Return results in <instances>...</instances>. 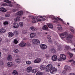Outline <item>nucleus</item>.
Listing matches in <instances>:
<instances>
[{"label": "nucleus", "instance_id": "55", "mask_svg": "<svg viewBox=\"0 0 75 75\" xmlns=\"http://www.w3.org/2000/svg\"><path fill=\"white\" fill-rule=\"evenodd\" d=\"M67 50H68L69 48V46H67L66 47Z\"/></svg>", "mask_w": 75, "mask_h": 75}, {"label": "nucleus", "instance_id": "45", "mask_svg": "<svg viewBox=\"0 0 75 75\" xmlns=\"http://www.w3.org/2000/svg\"><path fill=\"white\" fill-rule=\"evenodd\" d=\"M4 19V18L2 16L0 17V20H3Z\"/></svg>", "mask_w": 75, "mask_h": 75}, {"label": "nucleus", "instance_id": "48", "mask_svg": "<svg viewBox=\"0 0 75 75\" xmlns=\"http://www.w3.org/2000/svg\"><path fill=\"white\" fill-rule=\"evenodd\" d=\"M1 6H7V4H2Z\"/></svg>", "mask_w": 75, "mask_h": 75}, {"label": "nucleus", "instance_id": "35", "mask_svg": "<svg viewBox=\"0 0 75 75\" xmlns=\"http://www.w3.org/2000/svg\"><path fill=\"white\" fill-rule=\"evenodd\" d=\"M4 16L6 17H10V15L8 13H6L4 15Z\"/></svg>", "mask_w": 75, "mask_h": 75}, {"label": "nucleus", "instance_id": "41", "mask_svg": "<svg viewBox=\"0 0 75 75\" xmlns=\"http://www.w3.org/2000/svg\"><path fill=\"white\" fill-rule=\"evenodd\" d=\"M14 34L16 35H18V32L16 30L14 32Z\"/></svg>", "mask_w": 75, "mask_h": 75}, {"label": "nucleus", "instance_id": "23", "mask_svg": "<svg viewBox=\"0 0 75 75\" xmlns=\"http://www.w3.org/2000/svg\"><path fill=\"white\" fill-rule=\"evenodd\" d=\"M67 54H68L69 55L70 58H72V57L74 55V54H73L69 52H67Z\"/></svg>", "mask_w": 75, "mask_h": 75}, {"label": "nucleus", "instance_id": "9", "mask_svg": "<svg viewBox=\"0 0 75 75\" xmlns=\"http://www.w3.org/2000/svg\"><path fill=\"white\" fill-rule=\"evenodd\" d=\"M19 45L20 47H24V46L26 45V43L24 42H21L19 44Z\"/></svg>", "mask_w": 75, "mask_h": 75}, {"label": "nucleus", "instance_id": "18", "mask_svg": "<svg viewBox=\"0 0 75 75\" xmlns=\"http://www.w3.org/2000/svg\"><path fill=\"white\" fill-rule=\"evenodd\" d=\"M30 30L32 31H36L37 30V28L34 27L33 26H32L30 28Z\"/></svg>", "mask_w": 75, "mask_h": 75}, {"label": "nucleus", "instance_id": "14", "mask_svg": "<svg viewBox=\"0 0 75 75\" xmlns=\"http://www.w3.org/2000/svg\"><path fill=\"white\" fill-rule=\"evenodd\" d=\"M64 68L65 70H70L71 67L68 66L66 65L64 67Z\"/></svg>", "mask_w": 75, "mask_h": 75}, {"label": "nucleus", "instance_id": "2", "mask_svg": "<svg viewBox=\"0 0 75 75\" xmlns=\"http://www.w3.org/2000/svg\"><path fill=\"white\" fill-rule=\"evenodd\" d=\"M60 36L62 38H64L66 37H67V39L69 41L70 43L73 44V41L72 40L71 38L73 37V35L71 34H69L68 35V33L67 32H64L62 33L60 35Z\"/></svg>", "mask_w": 75, "mask_h": 75}, {"label": "nucleus", "instance_id": "33", "mask_svg": "<svg viewBox=\"0 0 75 75\" xmlns=\"http://www.w3.org/2000/svg\"><path fill=\"white\" fill-rule=\"evenodd\" d=\"M4 2L5 3H11V1L8 0H4Z\"/></svg>", "mask_w": 75, "mask_h": 75}, {"label": "nucleus", "instance_id": "32", "mask_svg": "<svg viewBox=\"0 0 75 75\" xmlns=\"http://www.w3.org/2000/svg\"><path fill=\"white\" fill-rule=\"evenodd\" d=\"M18 43V42L17 40L14 39L13 41V43L15 44H17Z\"/></svg>", "mask_w": 75, "mask_h": 75}, {"label": "nucleus", "instance_id": "63", "mask_svg": "<svg viewBox=\"0 0 75 75\" xmlns=\"http://www.w3.org/2000/svg\"><path fill=\"white\" fill-rule=\"evenodd\" d=\"M8 51V49H7L6 51Z\"/></svg>", "mask_w": 75, "mask_h": 75}, {"label": "nucleus", "instance_id": "56", "mask_svg": "<svg viewBox=\"0 0 75 75\" xmlns=\"http://www.w3.org/2000/svg\"><path fill=\"white\" fill-rule=\"evenodd\" d=\"M2 41V39L1 38H0V43Z\"/></svg>", "mask_w": 75, "mask_h": 75}, {"label": "nucleus", "instance_id": "17", "mask_svg": "<svg viewBox=\"0 0 75 75\" xmlns=\"http://www.w3.org/2000/svg\"><path fill=\"white\" fill-rule=\"evenodd\" d=\"M32 70V67H28L27 68V71L28 72H30Z\"/></svg>", "mask_w": 75, "mask_h": 75}, {"label": "nucleus", "instance_id": "43", "mask_svg": "<svg viewBox=\"0 0 75 75\" xmlns=\"http://www.w3.org/2000/svg\"><path fill=\"white\" fill-rule=\"evenodd\" d=\"M47 38L49 40H51V37L50 35H48L47 36Z\"/></svg>", "mask_w": 75, "mask_h": 75}, {"label": "nucleus", "instance_id": "54", "mask_svg": "<svg viewBox=\"0 0 75 75\" xmlns=\"http://www.w3.org/2000/svg\"><path fill=\"white\" fill-rule=\"evenodd\" d=\"M69 75H75V74H74L73 73H70Z\"/></svg>", "mask_w": 75, "mask_h": 75}, {"label": "nucleus", "instance_id": "42", "mask_svg": "<svg viewBox=\"0 0 75 75\" xmlns=\"http://www.w3.org/2000/svg\"><path fill=\"white\" fill-rule=\"evenodd\" d=\"M57 19H58V20H60V21H62V23H64V21H63L62 19L59 18H58V17H57Z\"/></svg>", "mask_w": 75, "mask_h": 75}, {"label": "nucleus", "instance_id": "29", "mask_svg": "<svg viewBox=\"0 0 75 75\" xmlns=\"http://www.w3.org/2000/svg\"><path fill=\"white\" fill-rule=\"evenodd\" d=\"M50 51L51 52H52L53 53L56 52V50H55L54 48L50 49Z\"/></svg>", "mask_w": 75, "mask_h": 75}, {"label": "nucleus", "instance_id": "64", "mask_svg": "<svg viewBox=\"0 0 75 75\" xmlns=\"http://www.w3.org/2000/svg\"><path fill=\"white\" fill-rule=\"evenodd\" d=\"M46 34H47V33H46Z\"/></svg>", "mask_w": 75, "mask_h": 75}, {"label": "nucleus", "instance_id": "36", "mask_svg": "<svg viewBox=\"0 0 75 75\" xmlns=\"http://www.w3.org/2000/svg\"><path fill=\"white\" fill-rule=\"evenodd\" d=\"M18 50L17 49H14L13 50V52H15L16 53H17V52H18Z\"/></svg>", "mask_w": 75, "mask_h": 75}, {"label": "nucleus", "instance_id": "59", "mask_svg": "<svg viewBox=\"0 0 75 75\" xmlns=\"http://www.w3.org/2000/svg\"><path fill=\"white\" fill-rule=\"evenodd\" d=\"M16 57L18 58V57H19V55H16Z\"/></svg>", "mask_w": 75, "mask_h": 75}, {"label": "nucleus", "instance_id": "21", "mask_svg": "<svg viewBox=\"0 0 75 75\" xmlns=\"http://www.w3.org/2000/svg\"><path fill=\"white\" fill-rule=\"evenodd\" d=\"M12 57L11 55H9L7 58L8 60L9 61H11V59H12Z\"/></svg>", "mask_w": 75, "mask_h": 75}, {"label": "nucleus", "instance_id": "12", "mask_svg": "<svg viewBox=\"0 0 75 75\" xmlns=\"http://www.w3.org/2000/svg\"><path fill=\"white\" fill-rule=\"evenodd\" d=\"M13 27L14 28H18L19 26L18 25V23H13Z\"/></svg>", "mask_w": 75, "mask_h": 75}, {"label": "nucleus", "instance_id": "25", "mask_svg": "<svg viewBox=\"0 0 75 75\" xmlns=\"http://www.w3.org/2000/svg\"><path fill=\"white\" fill-rule=\"evenodd\" d=\"M47 26L50 28H52L53 27V25L52 24H48Z\"/></svg>", "mask_w": 75, "mask_h": 75}, {"label": "nucleus", "instance_id": "19", "mask_svg": "<svg viewBox=\"0 0 75 75\" xmlns=\"http://www.w3.org/2000/svg\"><path fill=\"white\" fill-rule=\"evenodd\" d=\"M36 35V34H35V33H32L30 34L31 38H34V37Z\"/></svg>", "mask_w": 75, "mask_h": 75}, {"label": "nucleus", "instance_id": "28", "mask_svg": "<svg viewBox=\"0 0 75 75\" xmlns=\"http://www.w3.org/2000/svg\"><path fill=\"white\" fill-rule=\"evenodd\" d=\"M12 74L13 75H18V72L16 70H14Z\"/></svg>", "mask_w": 75, "mask_h": 75}, {"label": "nucleus", "instance_id": "10", "mask_svg": "<svg viewBox=\"0 0 75 75\" xmlns=\"http://www.w3.org/2000/svg\"><path fill=\"white\" fill-rule=\"evenodd\" d=\"M41 61V59L40 58H37L34 61V62L35 63H39V62H40Z\"/></svg>", "mask_w": 75, "mask_h": 75}, {"label": "nucleus", "instance_id": "49", "mask_svg": "<svg viewBox=\"0 0 75 75\" xmlns=\"http://www.w3.org/2000/svg\"><path fill=\"white\" fill-rule=\"evenodd\" d=\"M58 61H61V60H62V58H58Z\"/></svg>", "mask_w": 75, "mask_h": 75}, {"label": "nucleus", "instance_id": "27", "mask_svg": "<svg viewBox=\"0 0 75 75\" xmlns=\"http://www.w3.org/2000/svg\"><path fill=\"white\" fill-rule=\"evenodd\" d=\"M20 20V17H17V18H16L14 19V20L15 22H16L17 21H18Z\"/></svg>", "mask_w": 75, "mask_h": 75}, {"label": "nucleus", "instance_id": "20", "mask_svg": "<svg viewBox=\"0 0 75 75\" xmlns=\"http://www.w3.org/2000/svg\"><path fill=\"white\" fill-rule=\"evenodd\" d=\"M53 19H54V20H55L53 22V23H59V21L58 19L54 17L53 18Z\"/></svg>", "mask_w": 75, "mask_h": 75}, {"label": "nucleus", "instance_id": "50", "mask_svg": "<svg viewBox=\"0 0 75 75\" xmlns=\"http://www.w3.org/2000/svg\"><path fill=\"white\" fill-rule=\"evenodd\" d=\"M73 61V59H71L70 60H69L67 61V62H72Z\"/></svg>", "mask_w": 75, "mask_h": 75}, {"label": "nucleus", "instance_id": "4", "mask_svg": "<svg viewBox=\"0 0 75 75\" xmlns=\"http://www.w3.org/2000/svg\"><path fill=\"white\" fill-rule=\"evenodd\" d=\"M32 44L36 45L40 44V40L37 39H33L32 40Z\"/></svg>", "mask_w": 75, "mask_h": 75}, {"label": "nucleus", "instance_id": "44", "mask_svg": "<svg viewBox=\"0 0 75 75\" xmlns=\"http://www.w3.org/2000/svg\"><path fill=\"white\" fill-rule=\"evenodd\" d=\"M70 31L73 34H74L75 33L74 30L72 29H71Z\"/></svg>", "mask_w": 75, "mask_h": 75}, {"label": "nucleus", "instance_id": "57", "mask_svg": "<svg viewBox=\"0 0 75 75\" xmlns=\"http://www.w3.org/2000/svg\"><path fill=\"white\" fill-rule=\"evenodd\" d=\"M1 56V52H0V57Z\"/></svg>", "mask_w": 75, "mask_h": 75}, {"label": "nucleus", "instance_id": "3", "mask_svg": "<svg viewBox=\"0 0 75 75\" xmlns=\"http://www.w3.org/2000/svg\"><path fill=\"white\" fill-rule=\"evenodd\" d=\"M32 23H37L38 21H45L46 19L45 18H43L42 20L40 19V18L38 17L36 19H35V18L34 17H32Z\"/></svg>", "mask_w": 75, "mask_h": 75}, {"label": "nucleus", "instance_id": "51", "mask_svg": "<svg viewBox=\"0 0 75 75\" xmlns=\"http://www.w3.org/2000/svg\"><path fill=\"white\" fill-rule=\"evenodd\" d=\"M62 30V27H61L59 28V30Z\"/></svg>", "mask_w": 75, "mask_h": 75}, {"label": "nucleus", "instance_id": "34", "mask_svg": "<svg viewBox=\"0 0 75 75\" xmlns=\"http://www.w3.org/2000/svg\"><path fill=\"white\" fill-rule=\"evenodd\" d=\"M19 25L21 27H23V25H24V24L22 22H21L19 23Z\"/></svg>", "mask_w": 75, "mask_h": 75}, {"label": "nucleus", "instance_id": "7", "mask_svg": "<svg viewBox=\"0 0 75 75\" xmlns=\"http://www.w3.org/2000/svg\"><path fill=\"white\" fill-rule=\"evenodd\" d=\"M8 35L9 38H11L14 36V33L11 32H10L8 33Z\"/></svg>", "mask_w": 75, "mask_h": 75}, {"label": "nucleus", "instance_id": "47", "mask_svg": "<svg viewBox=\"0 0 75 75\" xmlns=\"http://www.w3.org/2000/svg\"><path fill=\"white\" fill-rule=\"evenodd\" d=\"M9 6H10V7H12L13 6V4H11V3H9Z\"/></svg>", "mask_w": 75, "mask_h": 75}, {"label": "nucleus", "instance_id": "46", "mask_svg": "<svg viewBox=\"0 0 75 75\" xmlns=\"http://www.w3.org/2000/svg\"><path fill=\"white\" fill-rule=\"evenodd\" d=\"M28 46H30L31 45V44L30 43H27L26 44Z\"/></svg>", "mask_w": 75, "mask_h": 75}, {"label": "nucleus", "instance_id": "1", "mask_svg": "<svg viewBox=\"0 0 75 75\" xmlns=\"http://www.w3.org/2000/svg\"><path fill=\"white\" fill-rule=\"evenodd\" d=\"M45 68L46 70L47 71H50V73L52 74H54V72H55L57 71V68L53 67L52 64H49L48 65L46 66V67H45V66L43 65L40 67V69H42V70H44Z\"/></svg>", "mask_w": 75, "mask_h": 75}, {"label": "nucleus", "instance_id": "6", "mask_svg": "<svg viewBox=\"0 0 75 75\" xmlns=\"http://www.w3.org/2000/svg\"><path fill=\"white\" fill-rule=\"evenodd\" d=\"M60 57L62 59L64 60L66 59V58H67V57L64 54H60Z\"/></svg>", "mask_w": 75, "mask_h": 75}, {"label": "nucleus", "instance_id": "39", "mask_svg": "<svg viewBox=\"0 0 75 75\" xmlns=\"http://www.w3.org/2000/svg\"><path fill=\"white\" fill-rule=\"evenodd\" d=\"M72 63H71V65H74L75 64V61H74V60H73L72 61Z\"/></svg>", "mask_w": 75, "mask_h": 75}, {"label": "nucleus", "instance_id": "53", "mask_svg": "<svg viewBox=\"0 0 75 75\" xmlns=\"http://www.w3.org/2000/svg\"><path fill=\"white\" fill-rule=\"evenodd\" d=\"M46 57H49V55H48V54H46L45 55Z\"/></svg>", "mask_w": 75, "mask_h": 75}, {"label": "nucleus", "instance_id": "24", "mask_svg": "<svg viewBox=\"0 0 75 75\" xmlns=\"http://www.w3.org/2000/svg\"><path fill=\"white\" fill-rule=\"evenodd\" d=\"M13 65V63L11 62H9L8 63V67H12Z\"/></svg>", "mask_w": 75, "mask_h": 75}, {"label": "nucleus", "instance_id": "61", "mask_svg": "<svg viewBox=\"0 0 75 75\" xmlns=\"http://www.w3.org/2000/svg\"><path fill=\"white\" fill-rule=\"evenodd\" d=\"M67 24L68 25H69V23H67Z\"/></svg>", "mask_w": 75, "mask_h": 75}, {"label": "nucleus", "instance_id": "37", "mask_svg": "<svg viewBox=\"0 0 75 75\" xmlns=\"http://www.w3.org/2000/svg\"><path fill=\"white\" fill-rule=\"evenodd\" d=\"M19 10V9L18 8H15L13 9V12H16V11H17Z\"/></svg>", "mask_w": 75, "mask_h": 75}, {"label": "nucleus", "instance_id": "11", "mask_svg": "<svg viewBox=\"0 0 75 75\" xmlns=\"http://www.w3.org/2000/svg\"><path fill=\"white\" fill-rule=\"evenodd\" d=\"M0 11H1L3 13H5L7 11V10L4 7H1L0 8Z\"/></svg>", "mask_w": 75, "mask_h": 75}, {"label": "nucleus", "instance_id": "16", "mask_svg": "<svg viewBox=\"0 0 75 75\" xmlns=\"http://www.w3.org/2000/svg\"><path fill=\"white\" fill-rule=\"evenodd\" d=\"M16 63H17V64H19V63H21V59L19 58L16 59Z\"/></svg>", "mask_w": 75, "mask_h": 75}, {"label": "nucleus", "instance_id": "13", "mask_svg": "<svg viewBox=\"0 0 75 75\" xmlns=\"http://www.w3.org/2000/svg\"><path fill=\"white\" fill-rule=\"evenodd\" d=\"M23 13V12L22 11H20L18 12L17 13V14L18 16H22Z\"/></svg>", "mask_w": 75, "mask_h": 75}, {"label": "nucleus", "instance_id": "31", "mask_svg": "<svg viewBox=\"0 0 75 75\" xmlns=\"http://www.w3.org/2000/svg\"><path fill=\"white\" fill-rule=\"evenodd\" d=\"M3 24L4 25H8V22L7 21H5L3 23Z\"/></svg>", "mask_w": 75, "mask_h": 75}, {"label": "nucleus", "instance_id": "40", "mask_svg": "<svg viewBox=\"0 0 75 75\" xmlns=\"http://www.w3.org/2000/svg\"><path fill=\"white\" fill-rule=\"evenodd\" d=\"M62 50V48H61V46H58V51H61Z\"/></svg>", "mask_w": 75, "mask_h": 75}, {"label": "nucleus", "instance_id": "62", "mask_svg": "<svg viewBox=\"0 0 75 75\" xmlns=\"http://www.w3.org/2000/svg\"><path fill=\"white\" fill-rule=\"evenodd\" d=\"M57 66L58 67H60V65H59V64H58Z\"/></svg>", "mask_w": 75, "mask_h": 75}, {"label": "nucleus", "instance_id": "38", "mask_svg": "<svg viewBox=\"0 0 75 75\" xmlns=\"http://www.w3.org/2000/svg\"><path fill=\"white\" fill-rule=\"evenodd\" d=\"M26 62L28 65H30V64H31V63L30 61H26Z\"/></svg>", "mask_w": 75, "mask_h": 75}, {"label": "nucleus", "instance_id": "22", "mask_svg": "<svg viewBox=\"0 0 75 75\" xmlns=\"http://www.w3.org/2000/svg\"><path fill=\"white\" fill-rule=\"evenodd\" d=\"M42 29L43 30H48V27H47V25H44L42 28Z\"/></svg>", "mask_w": 75, "mask_h": 75}, {"label": "nucleus", "instance_id": "8", "mask_svg": "<svg viewBox=\"0 0 75 75\" xmlns=\"http://www.w3.org/2000/svg\"><path fill=\"white\" fill-rule=\"evenodd\" d=\"M52 60L54 61H55L57 59V56L55 55H53L52 58Z\"/></svg>", "mask_w": 75, "mask_h": 75}, {"label": "nucleus", "instance_id": "26", "mask_svg": "<svg viewBox=\"0 0 75 75\" xmlns=\"http://www.w3.org/2000/svg\"><path fill=\"white\" fill-rule=\"evenodd\" d=\"M37 71H38L37 69H34L32 71V72L34 74L35 73H36Z\"/></svg>", "mask_w": 75, "mask_h": 75}, {"label": "nucleus", "instance_id": "15", "mask_svg": "<svg viewBox=\"0 0 75 75\" xmlns=\"http://www.w3.org/2000/svg\"><path fill=\"white\" fill-rule=\"evenodd\" d=\"M6 29L4 28H2L0 30V33L1 34L4 33L6 32Z\"/></svg>", "mask_w": 75, "mask_h": 75}, {"label": "nucleus", "instance_id": "58", "mask_svg": "<svg viewBox=\"0 0 75 75\" xmlns=\"http://www.w3.org/2000/svg\"><path fill=\"white\" fill-rule=\"evenodd\" d=\"M73 51H75V48H74V49H72Z\"/></svg>", "mask_w": 75, "mask_h": 75}, {"label": "nucleus", "instance_id": "60", "mask_svg": "<svg viewBox=\"0 0 75 75\" xmlns=\"http://www.w3.org/2000/svg\"><path fill=\"white\" fill-rule=\"evenodd\" d=\"M43 16H40V18H43Z\"/></svg>", "mask_w": 75, "mask_h": 75}, {"label": "nucleus", "instance_id": "52", "mask_svg": "<svg viewBox=\"0 0 75 75\" xmlns=\"http://www.w3.org/2000/svg\"><path fill=\"white\" fill-rule=\"evenodd\" d=\"M58 43L57 42H54V44L55 45H57L58 44Z\"/></svg>", "mask_w": 75, "mask_h": 75}, {"label": "nucleus", "instance_id": "5", "mask_svg": "<svg viewBox=\"0 0 75 75\" xmlns=\"http://www.w3.org/2000/svg\"><path fill=\"white\" fill-rule=\"evenodd\" d=\"M40 48L42 50H45L47 48V46L45 44H41L40 45Z\"/></svg>", "mask_w": 75, "mask_h": 75}, {"label": "nucleus", "instance_id": "30", "mask_svg": "<svg viewBox=\"0 0 75 75\" xmlns=\"http://www.w3.org/2000/svg\"><path fill=\"white\" fill-rule=\"evenodd\" d=\"M43 75V73L40 72V71H38L36 73V75Z\"/></svg>", "mask_w": 75, "mask_h": 75}]
</instances>
